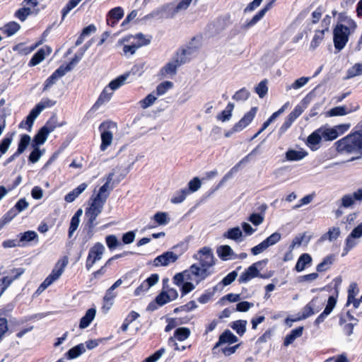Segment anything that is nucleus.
Masks as SVG:
<instances>
[{"mask_svg": "<svg viewBox=\"0 0 362 362\" xmlns=\"http://www.w3.org/2000/svg\"><path fill=\"white\" fill-rule=\"evenodd\" d=\"M267 83V81L263 80L255 87V92L260 98H264L268 92Z\"/></svg>", "mask_w": 362, "mask_h": 362, "instance_id": "obj_58", "label": "nucleus"}, {"mask_svg": "<svg viewBox=\"0 0 362 362\" xmlns=\"http://www.w3.org/2000/svg\"><path fill=\"white\" fill-rule=\"evenodd\" d=\"M157 100V97L153 93L148 94L145 98L139 102L141 107L146 109L151 107Z\"/></svg>", "mask_w": 362, "mask_h": 362, "instance_id": "obj_54", "label": "nucleus"}, {"mask_svg": "<svg viewBox=\"0 0 362 362\" xmlns=\"http://www.w3.org/2000/svg\"><path fill=\"white\" fill-rule=\"evenodd\" d=\"M13 134L5 136L0 142V152L1 153H6L9 148L13 141Z\"/></svg>", "mask_w": 362, "mask_h": 362, "instance_id": "obj_59", "label": "nucleus"}, {"mask_svg": "<svg viewBox=\"0 0 362 362\" xmlns=\"http://www.w3.org/2000/svg\"><path fill=\"white\" fill-rule=\"evenodd\" d=\"M110 125L114 126L115 124L113 123L103 122L99 127V130L101 132V144L100 148L102 151H105L112 142L113 134L111 132L106 129Z\"/></svg>", "mask_w": 362, "mask_h": 362, "instance_id": "obj_9", "label": "nucleus"}, {"mask_svg": "<svg viewBox=\"0 0 362 362\" xmlns=\"http://www.w3.org/2000/svg\"><path fill=\"white\" fill-rule=\"evenodd\" d=\"M103 206L101 204H98L91 201L90 206L86 210V216L88 217V221L87 225L90 229L95 226V221L99 214L102 212Z\"/></svg>", "mask_w": 362, "mask_h": 362, "instance_id": "obj_8", "label": "nucleus"}, {"mask_svg": "<svg viewBox=\"0 0 362 362\" xmlns=\"http://www.w3.org/2000/svg\"><path fill=\"white\" fill-rule=\"evenodd\" d=\"M82 0H69L62 10V21H64L67 14L81 1Z\"/></svg>", "mask_w": 362, "mask_h": 362, "instance_id": "obj_48", "label": "nucleus"}, {"mask_svg": "<svg viewBox=\"0 0 362 362\" xmlns=\"http://www.w3.org/2000/svg\"><path fill=\"white\" fill-rule=\"evenodd\" d=\"M30 136L28 134H23L21 136V138L20 139L18 149L16 151L17 154H21L24 152V151L26 149L28 146L29 145L30 142Z\"/></svg>", "mask_w": 362, "mask_h": 362, "instance_id": "obj_46", "label": "nucleus"}, {"mask_svg": "<svg viewBox=\"0 0 362 362\" xmlns=\"http://www.w3.org/2000/svg\"><path fill=\"white\" fill-rule=\"evenodd\" d=\"M193 0H176L165 4L164 9L168 12L170 18H175L177 14L185 12L190 6Z\"/></svg>", "mask_w": 362, "mask_h": 362, "instance_id": "obj_5", "label": "nucleus"}, {"mask_svg": "<svg viewBox=\"0 0 362 362\" xmlns=\"http://www.w3.org/2000/svg\"><path fill=\"white\" fill-rule=\"evenodd\" d=\"M96 310L95 308L88 309L85 315L80 320L79 327L85 329L88 327L95 317Z\"/></svg>", "mask_w": 362, "mask_h": 362, "instance_id": "obj_24", "label": "nucleus"}, {"mask_svg": "<svg viewBox=\"0 0 362 362\" xmlns=\"http://www.w3.org/2000/svg\"><path fill=\"white\" fill-rule=\"evenodd\" d=\"M82 0H69L62 10V21H64L67 14L81 1Z\"/></svg>", "mask_w": 362, "mask_h": 362, "instance_id": "obj_47", "label": "nucleus"}, {"mask_svg": "<svg viewBox=\"0 0 362 362\" xmlns=\"http://www.w3.org/2000/svg\"><path fill=\"white\" fill-rule=\"evenodd\" d=\"M193 257L199 261L200 267L197 264H193L190 266L189 271H191L192 275L197 278V283L198 284L211 274L212 271L210 270V268L215 264L214 257L212 250L204 247L194 254Z\"/></svg>", "mask_w": 362, "mask_h": 362, "instance_id": "obj_1", "label": "nucleus"}, {"mask_svg": "<svg viewBox=\"0 0 362 362\" xmlns=\"http://www.w3.org/2000/svg\"><path fill=\"white\" fill-rule=\"evenodd\" d=\"M190 329L187 327H179L175 329L174 334L172 337H174V340H178L183 341L190 336Z\"/></svg>", "mask_w": 362, "mask_h": 362, "instance_id": "obj_33", "label": "nucleus"}, {"mask_svg": "<svg viewBox=\"0 0 362 362\" xmlns=\"http://www.w3.org/2000/svg\"><path fill=\"white\" fill-rule=\"evenodd\" d=\"M82 0H69L62 10V21H64L67 14L81 1Z\"/></svg>", "mask_w": 362, "mask_h": 362, "instance_id": "obj_49", "label": "nucleus"}, {"mask_svg": "<svg viewBox=\"0 0 362 362\" xmlns=\"http://www.w3.org/2000/svg\"><path fill=\"white\" fill-rule=\"evenodd\" d=\"M340 235V229L338 227H333V228H331L329 229V230L323 234L321 238H320V240L321 241H325V240H329V241H333V240H335Z\"/></svg>", "mask_w": 362, "mask_h": 362, "instance_id": "obj_36", "label": "nucleus"}, {"mask_svg": "<svg viewBox=\"0 0 362 362\" xmlns=\"http://www.w3.org/2000/svg\"><path fill=\"white\" fill-rule=\"evenodd\" d=\"M25 270L23 268H16L11 270L14 274L13 276H4L0 279V297L4 294L6 290L12 284V283L18 279L23 273Z\"/></svg>", "mask_w": 362, "mask_h": 362, "instance_id": "obj_13", "label": "nucleus"}, {"mask_svg": "<svg viewBox=\"0 0 362 362\" xmlns=\"http://www.w3.org/2000/svg\"><path fill=\"white\" fill-rule=\"evenodd\" d=\"M303 327H298L290 332L289 334L286 335L284 339V345L288 346L291 344L297 338L300 337L303 334Z\"/></svg>", "mask_w": 362, "mask_h": 362, "instance_id": "obj_26", "label": "nucleus"}, {"mask_svg": "<svg viewBox=\"0 0 362 362\" xmlns=\"http://www.w3.org/2000/svg\"><path fill=\"white\" fill-rule=\"evenodd\" d=\"M107 189V185H103L99 189L98 193L93 198H91V201L98 204H101L104 206L107 197H109L110 192Z\"/></svg>", "mask_w": 362, "mask_h": 362, "instance_id": "obj_22", "label": "nucleus"}, {"mask_svg": "<svg viewBox=\"0 0 362 362\" xmlns=\"http://www.w3.org/2000/svg\"><path fill=\"white\" fill-rule=\"evenodd\" d=\"M184 64L183 59H175L173 62H168L163 68L168 74H175L177 68Z\"/></svg>", "mask_w": 362, "mask_h": 362, "instance_id": "obj_39", "label": "nucleus"}, {"mask_svg": "<svg viewBox=\"0 0 362 362\" xmlns=\"http://www.w3.org/2000/svg\"><path fill=\"white\" fill-rule=\"evenodd\" d=\"M192 274L191 271L189 269L185 270L183 272L176 274L173 277V283L177 286H181L184 284L185 279H189V275Z\"/></svg>", "mask_w": 362, "mask_h": 362, "instance_id": "obj_45", "label": "nucleus"}, {"mask_svg": "<svg viewBox=\"0 0 362 362\" xmlns=\"http://www.w3.org/2000/svg\"><path fill=\"white\" fill-rule=\"evenodd\" d=\"M351 28L343 25L337 24L333 30V41L336 49L341 51L348 42Z\"/></svg>", "mask_w": 362, "mask_h": 362, "instance_id": "obj_4", "label": "nucleus"}, {"mask_svg": "<svg viewBox=\"0 0 362 362\" xmlns=\"http://www.w3.org/2000/svg\"><path fill=\"white\" fill-rule=\"evenodd\" d=\"M317 299L313 298L309 303H308L303 309V315L301 318L306 319L310 316L318 313L320 308L316 305Z\"/></svg>", "mask_w": 362, "mask_h": 362, "instance_id": "obj_21", "label": "nucleus"}, {"mask_svg": "<svg viewBox=\"0 0 362 362\" xmlns=\"http://www.w3.org/2000/svg\"><path fill=\"white\" fill-rule=\"evenodd\" d=\"M145 45H147L146 42L135 44L134 41H132L130 45H124L122 51L124 55H133L139 47Z\"/></svg>", "mask_w": 362, "mask_h": 362, "instance_id": "obj_35", "label": "nucleus"}, {"mask_svg": "<svg viewBox=\"0 0 362 362\" xmlns=\"http://www.w3.org/2000/svg\"><path fill=\"white\" fill-rule=\"evenodd\" d=\"M276 0H271L269 3H267L264 8H262L259 12L255 14L252 19L246 21L244 24L242 25L241 28L243 30H247L248 28L256 25L266 14V13L270 10Z\"/></svg>", "mask_w": 362, "mask_h": 362, "instance_id": "obj_12", "label": "nucleus"}, {"mask_svg": "<svg viewBox=\"0 0 362 362\" xmlns=\"http://www.w3.org/2000/svg\"><path fill=\"white\" fill-rule=\"evenodd\" d=\"M246 325H247L246 320H240L233 322V325H231V327L239 335L242 336L245 332Z\"/></svg>", "mask_w": 362, "mask_h": 362, "instance_id": "obj_53", "label": "nucleus"}, {"mask_svg": "<svg viewBox=\"0 0 362 362\" xmlns=\"http://www.w3.org/2000/svg\"><path fill=\"white\" fill-rule=\"evenodd\" d=\"M312 262V257L308 253L302 254L296 264L295 269L297 272H300L305 269V267Z\"/></svg>", "mask_w": 362, "mask_h": 362, "instance_id": "obj_25", "label": "nucleus"}, {"mask_svg": "<svg viewBox=\"0 0 362 362\" xmlns=\"http://www.w3.org/2000/svg\"><path fill=\"white\" fill-rule=\"evenodd\" d=\"M322 138V132L320 131V128L317 129L315 132H313L308 137V143L310 145H317L320 143Z\"/></svg>", "mask_w": 362, "mask_h": 362, "instance_id": "obj_50", "label": "nucleus"}, {"mask_svg": "<svg viewBox=\"0 0 362 362\" xmlns=\"http://www.w3.org/2000/svg\"><path fill=\"white\" fill-rule=\"evenodd\" d=\"M105 247L100 243H95L90 248L86 262V268L88 271L90 270L93 266L102 259Z\"/></svg>", "mask_w": 362, "mask_h": 362, "instance_id": "obj_7", "label": "nucleus"}, {"mask_svg": "<svg viewBox=\"0 0 362 362\" xmlns=\"http://www.w3.org/2000/svg\"><path fill=\"white\" fill-rule=\"evenodd\" d=\"M281 238V235L280 233L275 232L272 233L271 235H269L268 238H267L264 240V243L266 244L267 247H269L270 246H272L275 244H276L279 241H280Z\"/></svg>", "mask_w": 362, "mask_h": 362, "instance_id": "obj_60", "label": "nucleus"}, {"mask_svg": "<svg viewBox=\"0 0 362 362\" xmlns=\"http://www.w3.org/2000/svg\"><path fill=\"white\" fill-rule=\"evenodd\" d=\"M52 49L49 47L40 49L31 58L29 62L30 66H36L44 60L47 54H49Z\"/></svg>", "mask_w": 362, "mask_h": 362, "instance_id": "obj_19", "label": "nucleus"}, {"mask_svg": "<svg viewBox=\"0 0 362 362\" xmlns=\"http://www.w3.org/2000/svg\"><path fill=\"white\" fill-rule=\"evenodd\" d=\"M310 80L309 77H300L296 79L291 86L286 87V90L290 89H299L304 86Z\"/></svg>", "mask_w": 362, "mask_h": 362, "instance_id": "obj_57", "label": "nucleus"}, {"mask_svg": "<svg viewBox=\"0 0 362 362\" xmlns=\"http://www.w3.org/2000/svg\"><path fill=\"white\" fill-rule=\"evenodd\" d=\"M49 134L47 130L42 127L35 135L33 141L35 146L42 145L46 141Z\"/></svg>", "mask_w": 362, "mask_h": 362, "instance_id": "obj_34", "label": "nucleus"}, {"mask_svg": "<svg viewBox=\"0 0 362 362\" xmlns=\"http://www.w3.org/2000/svg\"><path fill=\"white\" fill-rule=\"evenodd\" d=\"M165 8V5L162 6L161 7L153 11L151 13L148 14L147 16H145V18L146 19H149V18H170V17H168V12L164 9Z\"/></svg>", "mask_w": 362, "mask_h": 362, "instance_id": "obj_43", "label": "nucleus"}, {"mask_svg": "<svg viewBox=\"0 0 362 362\" xmlns=\"http://www.w3.org/2000/svg\"><path fill=\"white\" fill-rule=\"evenodd\" d=\"M334 146L341 153H362V131L349 134L336 141Z\"/></svg>", "mask_w": 362, "mask_h": 362, "instance_id": "obj_2", "label": "nucleus"}, {"mask_svg": "<svg viewBox=\"0 0 362 362\" xmlns=\"http://www.w3.org/2000/svg\"><path fill=\"white\" fill-rule=\"evenodd\" d=\"M328 31V28L316 31L310 45V48L313 50L315 49L321 43L324 38L325 33Z\"/></svg>", "mask_w": 362, "mask_h": 362, "instance_id": "obj_38", "label": "nucleus"}, {"mask_svg": "<svg viewBox=\"0 0 362 362\" xmlns=\"http://www.w3.org/2000/svg\"><path fill=\"white\" fill-rule=\"evenodd\" d=\"M188 194L189 190L186 188H184L180 191L177 192L172 197L171 202L173 204H180L185 199Z\"/></svg>", "mask_w": 362, "mask_h": 362, "instance_id": "obj_52", "label": "nucleus"}, {"mask_svg": "<svg viewBox=\"0 0 362 362\" xmlns=\"http://www.w3.org/2000/svg\"><path fill=\"white\" fill-rule=\"evenodd\" d=\"M88 185L86 183H81L76 188L69 192L64 197V200L68 203L73 202L86 189Z\"/></svg>", "mask_w": 362, "mask_h": 362, "instance_id": "obj_20", "label": "nucleus"}, {"mask_svg": "<svg viewBox=\"0 0 362 362\" xmlns=\"http://www.w3.org/2000/svg\"><path fill=\"white\" fill-rule=\"evenodd\" d=\"M173 83L170 81H164L160 83L156 87V94L157 95H164L170 88L173 87Z\"/></svg>", "mask_w": 362, "mask_h": 362, "instance_id": "obj_62", "label": "nucleus"}, {"mask_svg": "<svg viewBox=\"0 0 362 362\" xmlns=\"http://www.w3.org/2000/svg\"><path fill=\"white\" fill-rule=\"evenodd\" d=\"M67 72L64 70V66H60L55 70L52 74L45 81L43 90L49 89L51 86L57 83V81L64 76Z\"/></svg>", "mask_w": 362, "mask_h": 362, "instance_id": "obj_17", "label": "nucleus"}, {"mask_svg": "<svg viewBox=\"0 0 362 362\" xmlns=\"http://www.w3.org/2000/svg\"><path fill=\"white\" fill-rule=\"evenodd\" d=\"M33 13L32 10L29 7H22L18 9L14 14V16L19 19L21 22L25 21L27 18Z\"/></svg>", "mask_w": 362, "mask_h": 362, "instance_id": "obj_44", "label": "nucleus"}, {"mask_svg": "<svg viewBox=\"0 0 362 362\" xmlns=\"http://www.w3.org/2000/svg\"><path fill=\"white\" fill-rule=\"evenodd\" d=\"M20 28L21 25L19 23L15 21H11L2 27L1 30L3 33L9 37L16 33L20 30Z\"/></svg>", "mask_w": 362, "mask_h": 362, "instance_id": "obj_31", "label": "nucleus"}, {"mask_svg": "<svg viewBox=\"0 0 362 362\" xmlns=\"http://www.w3.org/2000/svg\"><path fill=\"white\" fill-rule=\"evenodd\" d=\"M67 263L68 261L66 259L63 260L62 262L59 261L54 266L51 274L41 284V285L38 288V291L45 290L49 286H50L54 281L57 280L64 272V268L66 267Z\"/></svg>", "mask_w": 362, "mask_h": 362, "instance_id": "obj_6", "label": "nucleus"}, {"mask_svg": "<svg viewBox=\"0 0 362 362\" xmlns=\"http://www.w3.org/2000/svg\"><path fill=\"white\" fill-rule=\"evenodd\" d=\"M217 253L218 257L222 260H228L233 259V256L234 255V252L231 247L229 245H221L217 249Z\"/></svg>", "mask_w": 362, "mask_h": 362, "instance_id": "obj_28", "label": "nucleus"}, {"mask_svg": "<svg viewBox=\"0 0 362 362\" xmlns=\"http://www.w3.org/2000/svg\"><path fill=\"white\" fill-rule=\"evenodd\" d=\"M238 337L234 335L230 330H225L219 337L218 341L216 343L214 346V350L221 346L222 344L228 343L233 344L238 341Z\"/></svg>", "mask_w": 362, "mask_h": 362, "instance_id": "obj_18", "label": "nucleus"}, {"mask_svg": "<svg viewBox=\"0 0 362 362\" xmlns=\"http://www.w3.org/2000/svg\"><path fill=\"white\" fill-rule=\"evenodd\" d=\"M165 352V349L163 347L160 348V349L156 351L153 354L147 357L142 362H157L161 358V356L164 354Z\"/></svg>", "mask_w": 362, "mask_h": 362, "instance_id": "obj_64", "label": "nucleus"}, {"mask_svg": "<svg viewBox=\"0 0 362 362\" xmlns=\"http://www.w3.org/2000/svg\"><path fill=\"white\" fill-rule=\"evenodd\" d=\"M334 262V257L332 255L327 256L317 266V271L318 272H325L330 268Z\"/></svg>", "mask_w": 362, "mask_h": 362, "instance_id": "obj_42", "label": "nucleus"}, {"mask_svg": "<svg viewBox=\"0 0 362 362\" xmlns=\"http://www.w3.org/2000/svg\"><path fill=\"white\" fill-rule=\"evenodd\" d=\"M360 75H362V62L355 64L348 71V77L349 78H352Z\"/></svg>", "mask_w": 362, "mask_h": 362, "instance_id": "obj_63", "label": "nucleus"}, {"mask_svg": "<svg viewBox=\"0 0 362 362\" xmlns=\"http://www.w3.org/2000/svg\"><path fill=\"white\" fill-rule=\"evenodd\" d=\"M19 241L21 244H23V247L25 246L27 243L36 240H38V235L35 231L28 230L25 233H19Z\"/></svg>", "mask_w": 362, "mask_h": 362, "instance_id": "obj_27", "label": "nucleus"}, {"mask_svg": "<svg viewBox=\"0 0 362 362\" xmlns=\"http://www.w3.org/2000/svg\"><path fill=\"white\" fill-rule=\"evenodd\" d=\"M179 255L173 252L167 251L153 259V265L155 267H167L170 264L175 262L179 259Z\"/></svg>", "mask_w": 362, "mask_h": 362, "instance_id": "obj_10", "label": "nucleus"}, {"mask_svg": "<svg viewBox=\"0 0 362 362\" xmlns=\"http://www.w3.org/2000/svg\"><path fill=\"white\" fill-rule=\"evenodd\" d=\"M8 332V321L6 317H0V343Z\"/></svg>", "mask_w": 362, "mask_h": 362, "instance_id": "obj_55", "label": "nucleus"}, {"mask_svg": "<svg viewBox=\"0 0 362 362\" xmlns=\"http://www.w3.org/2000/svg\"><path fill=\"white\" fill-rule=\"evenodd\" d=\"M262 264V262H257L250 266L244 272L241 274L238 279L240 284L247 283L252 279L259 276V269L257 267Z\"/></svg>", "mask_w": 362, "mask_h": 362, "instance_id": "obj_15", "label": "nucleus"}, {"mask_svg": "<svg viewBox=\"0 0 362 362\" xmlns=\"http://www.w3.org/2000/svg\"><path fill=\"white\" fill-rule=\"evenodd\" d=\"M112 95V90H110V88L109 86L105 87L103 92L100 93L96 103L97 104H101L104 103L105 101H107L110 99L111 96Z\"/></svg>", "mask_w": 362, "mask_h": 362, "instance_id": "obj_61", "label": "nucleus"}, {"mask_svg": "<svg viewBox=\"0 0 362 362\" xmlns=\"http://www.w3.org/2000/svg\"><path fill=\"white\" fill-rule=\"evenodd\" d=\"M307 155L308 153L303 150L289 149L286 152L285 158L288 161H298L303 159Z\"/></svg>", "mask_w": 362, "mask_h": 362, "instance_id": "obj_23", "label": "nucleus"}, {"mask_svg": "<svg viewBox=\"0 0 362 362\" xmlns=\"http://www.w3.org/2000/svg\"><path fill=\"white\" fill-rule=\"evenodd\" d=\"M257 111V107H252L250 110L245 114L242 119L235 124V129L242 131L245 127H247L253 120L256 115Z\"/></svg>", "mask_w": 362, "mask_h": 362, "instance_id": "obj_16", "label": "nucleus"}, {"mask_svg": "<svg viewBox=\"0 0 362 362\" xmlns=\"http://www.w3.org/2000/svg\"><path fill=\"white\" fill-rule=\"evenodd\" d=\"M129 78V74H122L115 79L112 80L108 85L110 90H115L120 86L124 84L127 79Z\"/></svg>", "mask_w": 362, "mask_h": 362, "instance_id": "obj_41", "label": "nucleus"}, {"mask_svg": "<svg viewBox=\"0 0 362 362\" xmlns=\"http://www.w3.org/2000/svg\"><path fill=\"white\" fill-rule=\"evenodd\" d=\"M55 104V100L49 98L42 100L30 110L26 117V119L20 123L19 127L26 128L29 132H30L35 119L39 116L42 111L47 107H52Z\"/></svg>", "mask_w": 362, "mask_h": 362, "instance_id": "obj_3", "label": "nucleus"}, {"mask_svg": "<svg viewBox=\"0 0 362 362\" xmlns=\"http://www.w3.org/2000/svg\"><path fill=\"white\" fill-rule=\"evenodd\" d=\"M362 202V188L351 194H344L341 199L340 207L351 208L356 202Z\"/></svg>", "mask_w": 362, "mask_h": 362, "instance_id": "obj_11", "label": "nucleus"}, {"mask_svg": "<svg viewBox=\"0 0 362 362\" xmlns=\"http://www.w3.org/2000/svg\"><path fill=\"white\" fill-rule=\"evenodd\" d=\"M28 206L29 203L25 198L20 199L15 206L4 215V222H10L18 213L25 210Z\"/></svg>", "mask_w": 362, "mask_h": 362, "instance_id": "obj_14", "label": "nucleus"}, {"mask_svg": "<svg viewBox=\"0 0 362 362\" xmlns=\"http://www.w3.org/2000/svg\"><path fill=\"white\" fill-rule=\"evenodd\" d=\"M250 95V93L248 90L245 88H243L235 92V93L233 96V99L236 101H245L246 100Z\"/></svg>", "mask_w": 362, "mask_h": 362, "instance_id": "obj_56", "label": "nucleus"}, {"mask_svg": "<svg viewBox=\"0 0 362 362\" xmlns=\"http://www.w3.org/2000/svg\"><path fill=\"white\" fill-rule=\"evenodd\" d=\"M356 239V238H354L351 235L347 236L345 240V246L343 250V253L341 254L342 257L346 255L351 249L358 244V241Z\"/></svg>", "mask_w": 362, "mask_h": 362, "instance_id": "obj_40", "label": "nucleus"}, {"mask_svg": "<svg viewBox=\"0 0 362 362\" xmlns=\"http://www.w3.org/2000/svg\"><path fill=\"white\" fill-rule=\"evenodd\" d=\"M66 124L65 122H59L56 115H52L42 127L48 133L52 132L57 127H62Z\"/></svg>", "mask_w": 362, "mask_h": 362, "instance_id": "obj_30", "label": "nucleus"}, {"mask_svg": "<svg viewBox=\"0 0 362 362\" xmlns=\"http://www.w3.org/2000/svg\"><path fill=\"white\" fill-rule=\"evenodd\" d=\"M86 351V349L83 344H79L74 347L71 348L66 353L69 359H74L78 357L83 353Z\"/></svg>", "mask_w": 362, "mask_h": 362, "instance_id": "obj_37", "label": "nucleus"}, {"mask_svg": "<svg viewBox=\"0 0 362 362\" xmlns=\"http://www.w3.org/2000/svg\"><path fill=\"white\" fill-rule=\"evenodd\" d=\"M242 236L243 232L238 226L230 228L223 234L224 238L235 240L236 242L241 241Z\"/></svg>", "mask_w": 362, "mask_h": 362, "instance_id": "obj_29", "label": "nucleus"}, {"mask_svg": "<svg viewBox=\"0 0 362 362\" xmlns=\"http://www.w3.org/2000/svg\"><path fill=\"white\" fill-rule=\"evenodd\" d=\"M304 240H305L306 243H308L310 240V236L307 237L305 233H303L302 235L299 234V235H296L293 238L291 244L290 245L289 250L291 251H293L294 247L296 246H300L302 244V243L304 241Z\"/></svg>", "mask_w": 362, "mask_h": 362, "instance_id": "obj_51", "label": "nucleus"}, {"mask_svg": "<svg viewBox=\"0 0 362 362\" xmlns=\"http://www.w3.org/2000/svg\"><path fill=\"white\" fill-rule=\"evenodd\" d=\"M320 131L322 132V138L325 141H333L338 137L334 127L323 126L320 127Z\"/></svg>", "mask_w": 362, "mask_h": 362, "instance_id": "obj_32", "label": "nucleus"}]
</instances>
